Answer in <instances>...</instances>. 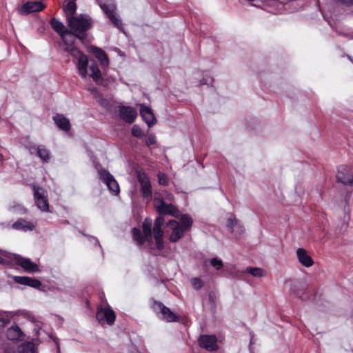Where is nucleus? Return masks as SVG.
Wrapping results in <instances>:
<instances>
[{
    "label": "nucleus",
    "mask_w": 353,
    "mask_h": 353,
    "mask_svg": "<svg viewBox=\"0 0 353 353\" xmlns=\"http://www.w3.org/2000/svg\"><path fill=\"white\" fill-rule=\"evenodd\" d=\"M163 225L164 218L163 216H158L153 224L150 218H146L142 223L143 234L139 229L136 228L132 229L133 239L139 245H143L145 241L150 242L153 234L157 249L162 250L164 248L163 230H162Z\"/></svg>",
    "instance_id": "1"
},
{
    "label": "nucleus",
    "mask_w": 353,
    "mask_h": 353,
    "mask_svg": "<svg viewBox=\"0 0 353 353\" xmlns=\"http://www.w3.org/2000/svg\"><path fill=\"white\" fill-rule=\"evenodd\" d=\"M0 253L3 256V264H15L20 265L26 272L33 273L40 272L38 265L32 262L30 259L23 258L20 255L8 252L6 250H0Z\"/></svg>",
    "instance_id": "2"
},
{
    "label": "nucleus",
    "mask_w": 353,
    "mask_h": 353,
    "mask_svg": "<svg viewBox=\"0 0 353 353\" xmlns=\"http://www.w3.org/2000/svg\"><path fill=\"white\" fill-rule=\"evenodd\" d=\"M68 22V26L70 30L74 32L75 36L83 40L85 37V32L92 26V20L87 14H79L73 18H70Z\"/></svg>",
    "instance_id": "3"
},
{
    "label": "nucleus",
    "mask_w": 353,
    "mask_h": 353,
    "mask_svg": "<svg viewBox=\"0 0 353 353\" xmlns=\"http://www.w3.org/2000/svg\"><path fill=\"white\" fill-rule=\"evenodd\" d=\"M68 52L72 57L77 59V68L79 74L82 79H86L88 76V58L78 48H67Z\"/></svg>",
    "instance_id": "4"
},
{
    "label": "nucleus",
    "mask_w": 353,
    "mask_h": 353,
    "mask_svg": "<svg viewBox=\"0 0 353 353\" xmlns=\"http://www.w3.org/2000/svg\"><path fill=\"white\" fill-rule=\"evenodd\" d=\"M154 201V208L160 216L165 214H170L174 217L179 216V211L177 208L171 203H165L160 194H155Z\"/></svg>",
    "instance_id": "5"
},
{
    "label": "nucleus",
    "mask_w": 353,
    "mask_h": 353,
    "mask_svg": "<svg viewBox=\"0 0 353 353\" xmlns=\"http://www.w3.org/2000/svg\"><path fill=\"white\" fill-rule=\"evenodd\" d=\"M96 319L101 325L107 323L109 325H112L115 321L116 314L110 307H106L97 311Z\"/></svg>",
    "instance_id": "6"
},
{
    "label": "nucleus",
    "mask_w": 353,
    "mask_h": 353,
    "mask_svg": "<svg viewBox=\"0 0 353 353\" xmlns=\"http://www.w3.org/2000/svg\"><path fill=\"white\" fill-rule=\"evenodd\" d=\"M34 197L37 207L43 212L48 211L49 203L46 192L42 188L34 187Z\"/></svg>",
    "instance_id": "7"
},
{
    "label": "nucleus",
    "mask_w": 353,
    "mask_h": 353,
    "mask_svg": "<svg viewBox=\"0 0 353 353\" xmlns=\"http://www.w3.org/2000/svg\"><path fill=\"white\" fill-rule=\"evenodd\" d=\"M100 178L106 184L108 189L115 194L119 192V186L114 177L106 170L99 169L98 170Z\"/></svg>",
    "instance_id": "8"
},
{
    "label": "nucleus",
    "mask_w": 353,
    "mask_h": 353,
    "mask_svg": "<svg viewBox=\"0 0 353 353\" xmlns=\"http://www.w3.org/2000/svg\"><path fill=\"white\" fill-rule=\"evenodd\" d=\"M119 116L125 122L132 123L137 117V112L133 107L121 105L119 107Z\"/></svg>",
    "instance_id": "9"
},
{
    "label": "nucleus",
    "mask_w": 353,
    "mask_h": 353,
    "mask_svg": "<svg viewBox=\"0 0 353 353\" xmlns=\"http://www.w3.org/2000/svg\"><path fill=\"white\" fill-rule=\"evenodd\" d=\"M336 179L345 185H353V171L346 166H341L339 169Z\"/></svg>",
    "instance_id": "10"
},
{
    "label": "nucleus",
    "mask_w": 353,
    "mask_h": 353,
    "mask_svg": "<svg viewBox=\"0 0 353 353\" xmlns=\"http://www.w3.org/2000/svg\"><path fill=\"white\" fill-rule=\"evenodd\" d=\"M100 8L106 14L109 19L112 21V23L118 28L121 29L122 23L121 21L114 15V10L116 9V6L113 3L112 4H106V3H100Z\"/></svg>",
    "instance_id": "11"
},
{
    "label": "nucleus",
    "mask_w": 353,
    "mask_h": 353,
    "mask_svg": "<svg viewBox=\"0 0 353 353\" xmlns=\"http://www.w3.org/2000/svg\"><path fill=\"white\" fill-rule=\"evenodd\" d=\"M167 225L172 230V232L169 238L171 242L175 243L183 236L185 231L181 228L180 223L178 221L171 220L167 223Z\"/></svg>",
    "instance_id": "12"
},
{
    "label": "nucleus",
    "mask_w": 353,
    "mask_h": 353,
    "mask_svg": "<svg viewBox=\"0 0 353 353\" xmlns=\"http://www.w3.org/2000/svg\"><path fill=\"white\" fill-rule=\"evenodd\" d=\"M137 179L141 185V192L143 197L150 198L152 196V186L149 179L146 174L143 172L137 173Z\"/></svg>",
    "instance_id": "13"
},
{
    "label": "nucleus",
    "mask_w": 353,
    "mask_h": 353,
    "mask_svg": "<svg viewBox=\"0 0 353 353\" xmlns=\"http://www.w3.org/2000/svg\"><path fill=\"white\" fill-rule=\"evenodd\" d=\"M45 8L41 1H30L23 4L19 8V12L21 14H28L30 12H39Z\"/></svg>",
    "instance_id": "14"
},
{
    "label": "nucleus",
    "mask_w": 353,
    "mask_h": 353,
    "mask_svg": "<svg viewBox=\"0 0 353 353\" xmlns=\"http://www.w3.org/2000/svg\"><path fill=\"white\" fill-rule=\"evenodd\" d=\"M199 345L207 350L212 351L217 348L216 338L214 335H202L199 339Z\"/></svg>",
    "instance_id": "15"
},
{
    "label": "nucleus",
    "mask_w": 353,
    "mask_h": 353,
    "mask_svg": "<svg viewBox=\"0 0 353 353\" xmlns=\"http://www.w3.org/2000/svg\"><path fill=\"white\" fill-rule=\"evenodd\" d=\"M140 114L143 121L149 127L153 126L157 123V119L152 110L149 107L145 106L143 104L140 105Z\"/></svg>",
    "instance_id": "16"
},
{
    "label": "nucleus",
    "mask_w": 353,
    "mask_h": 353,
    "mask_svg": "<svg viewBox=\"0 0 353 353\" xmlns=\"http://www.w3.org/2000/svg\"><path fill=\"white\" fill-rule=\"evenodd\" d=\"M90 52L94 54L97 59L102 67H108L109 65V59L105 52L100 48L96 46H91Z\"/></svg>",
    "instance_id": "17"
},
{
    "label": "nucleus",
    "mask_w": 353,
    "mask_h": 353,
    "mask_svg": "<svg viewBox=\"0 0 353 353\" xmlns=\"http://www.w3.org/2000/svg\"><path fill=\"white\" fill-rule=\"evenodd\" d=\"M296 256L299 263L306 268H310L314 264L313 259L303 248L296 250Z\"/></svg>",
    "instance_id": "18"
},
{
    "label": "nucleus",
    "mask_w": 353,
    "mask_h": 353,
    "mask_svg": "<svg viewBox=\"0 0 353 353\" xmlns=\"http://www.w3.org/2000/svg\"><path fill=\"white\" fill-rule=\"evenodd\" d=\"M14 281L17 283L30 286L34 288H39L41 285V282L39 280L28 276H16L14 277Z\"/></svg>",
    "instance_id": "19"
},
{
    "label": "nucleus",
    "mask_w": 353,
    "mask_h": 353,
    "mask_svg": "<svg viewBox=\"0 0 353 353\" xmlns=\"http://www.w3.org/2000/svg\"><path fill=\"white\" fill-rule=\"evenodd\" d=\"M156 306L160 310L162 318L168 322H174L177 321L176 315L173 313L168 307L161 303H157Z\"/></svg>",
    "instance_id": "20"
},
{
    "label": "nucleus",
    "mask_w": 353,
    "mask_h": 353,
    "mask_svg": "<svg viewBox=\"0 0 353 353\" xmlns=\"http://www.w3.org/2000/svg\"><path fill=\"white\" fill-rule=\"evenodd\" d=\"M53 120L56 125L61 130L68 132L70 130V123L68 119L63 114H57L53 117Z\"/></svg>",
    "instance_id": "21"
},
{
    "label": "nucleus",
    "mask_w": 353,
    "mask_h": 353,
    "mask_svg": "<svg viewBox=\"0 0 353 353\" xmlns=\"http://www.w3.org/2000/svg\"><path fill=\"white\" fill-rule=\"evenodd\" d=\"M12 227L14 230H23L25 232L32 231L34 229V225L32 223L23 219H18L12 224Z\"/></svg>",
    "instance_id": "22"
},
{
    "label": "nucleus",
    "mask_w": 353,
    "mask_h": 353,
    "mask_svg": "<svg viewBox=\"0 0 353 353\" xmlns=\"http://www.w3.org/2000/svg\"><path fill=\"white\" fill-rule=\"evenodd\" d=\"M7 338L10 341L23 340V334L19 326H12L6 332Z\"/></svg>",
    "instance_id": "23"
},
{
    "label": "nucleus",
    "mask_w": 353,
    "mask_h": 353,
    "mask_svg": "<svg viewBox=\"0 0 353 353\" xmlns=\"http://www.w3.org/2000/svg\"><path fill=\"white\" fill-rule=\"evenodd\" d=\"M77 10V4L73 1L65 0L63 4V11L66 16L67 21L73 18Z\"/></svg>",
    "instance_id": "24"
},
{
    "label": "nucleus",
    "mask_w": 353,
    "mask_h": 353,
    "mask_svg": "<svg viewBox=\"0 0 353 353\" xmlns=\"http://www.w3.org/2000/svg\"><path fill=\"white\" fill-rule=\"evenodd\" d=\"M75 34L72 30L69 32H65L61 36L62 41L65 45L64 51L67 52V48H77L74 46Z\"/></svg>",
    "instance_id": "25"
},
{
    "label": "nucleus",
    "mask_w": 353,
    "mask_h": 353,
    "mask_svg": "<svg viewBox=\"0 0 353 353\" xmlns=\"http://www.w3.org/2000/svg\"><path fill=\"white\" fill-rule=\"evenodd\" d=\"M90 76L97 83H101L103 81L101 72L96 63H92L90 68Z\"/></svg>",
    "instance_id": "26"
},
{
    "label": "nucleus",
    "mask_w": 353,
    "mask_h": 353,
    "mask_svg": "<svg viewBox=\"0 0 353 353\" xmlns=\"http://www.w3.org/2000/svg\"><path fill=\"white\" fill-rule=\"evenodd\" d=\"M50 25L52 29L60 36L65 32H69V30L65 28L64 24L55 18H53L50 20Z\"/></svg>",
    "instance_id": "27"
},
{
    "label": "nucleus",
    "mask_w": 353,
    "mask_h": 353,
    "mask_svg": "<svg viewBox=\"0 0 353 353\" xmlns=\"http://www.w3.org/2000/svg\"><path fill=\"white\" fill-rule=\"evenodd\" d=\"M180 225L185 232L189 230L192 225V219L188 214H183L180 219Z\"/></svg>",
    "instance_id": "28"
},
{
    "label": "nucleus",
    "mask_w": 353,
    "mask_h": 353,
    "mask_svg": "<svg viewBox=\"0 0 353 353\" xmlns=\"http://www.w3.org/2000/svg\"><path fill=\"white\" fill-rule=\"evenodd\" d=\"M245 272L250 274L254 277L260 278L265 276V270L261 268L248 267L245 270Z\"/></svg>",
    "instance_id": "29"
},
{
    "label": "nucleus",
    "mask_w": 353,
    "mask_h": 353,
    "mask_svg": "<svg viewBox=\"0 0 353 353\" xmlns=\"http://www.w3.org/2000/svg\"><path fill=\"white\" fill-rule=\"evenodd\" d=\"M0 316V327H4L10 323V319L13 316L12 312H1Z\"/></svg>",
    "instance_id": "30"
},
{
    "label": "nucleus",
    "mask_w": 353,
    "mask_h": 353,
    "mask_svg": "<svg viewBox=\"0 0 353 353\" xmlns=\"http://www.w3.org/2000/svg\"><path fill=\"white\" fill-rule=\"evenodd\" d=\"M37 154L43 161H48L50 159V151L42 145L38 147Z\"/></svg>",
    "instance_id": "31"
},
{
    "label": "nucleus",
    "mask_w": 353,
    "mask_h": 353,
    "mask_svg": "<svg viewBox=\"0 0 353 353\" xmlns=\"http://www.w3.org/2000/svg\"><path fill=\"white\" fill-rule=\"evenodd\" d=\"M210 263V265L217 270H220L223 266V261L216 257L211 259Z\"/></svg>",
    "instance_id": "32"
},
{
    "label": "nucleus",
    "mask_w": 353,
    "mask_h": 353,
    "mask_svg": "<svg viewBox=\"0 0 353 353\" xmlns=\"http://www.w3.org/2000/svg\"><path fill=\"white\" fill-rule=\"evenodd\" d=\"M157 177L160 185H168L169 184V179L165 174L160 172L158 173Z\"/></svg>",
    "instance_id": "33"
},
{
    "label": "nucleus",
    "mask_w": 353,
    "mask_h": 353,
    "mask_svg": "<svg viewBox=\"0 0 353 353\" xmlns=\"http://www.w3.org/2000/svg\"><path fill=\"white\" fill-rule=\"evenodd\" d=\"M132 134L135 137L141 138L143 136V132L139 125H134L132 128Z\"/></svg>",
    "instance_id": "34"
},
{
    "label": "nucleus",
    "mask_w": 353,
    "mask_h": 353,
    "mask_svg": "<svg viewBox=\"0 0 353 353\" xmlns=\"http://www.w3.org/2000/svg\"><path fill=\"white\" fill-rule=\"evenodd\" d=\"M19 352V353H34V350L31 344H26L21 345Z\"/></svg>",
    "instance_id": "35"
},
{
    "label": "nucleus",
    "mask_w": 353,
    "mask_h": 353,
    "mask_svg": "<svg viewBox=\"0 0 353 353\" xmlns=\"http://www.w3.org/2000/svg\"><path fill=\"white\" fill-rule=\"evenodd\" d=\"M238 221L235 218L230 217L228 219L227 226L231 229L232 232L235 231V227L238 225Z\"/></svg>",
    "instance_id": "36"
},
{
    "label": "nucleus",
    "mask_w": 353,
    "mask_h": 353,
    "mask_svg": "<svg viewBox=\"0 0 353 353\" xmlns=\"http://www.w3.org/2000/svg\"><path fill=\"white\" fill-rule=\"evenodd\" d=\"M191 283L195 290H199L203 287V281L199 278H193L191 280Z\"/></svg>",
    "instance_id": "37"
},
{
    "label": "nucleus",
    "mask_w": 353,
    "mask_h": 353,
    "mask_svg": "<svg viewBox=\"0 0 353 353\" xmlns=\"http://www.w3.org/2000/svg\"><path fill=\"white\" fill-rule=\"evenodd\" d=\"M157 142L156 137L154 134H150L148 135L147 139L145 140V144L148 146L155 144Z\"/></svg>",
    "instance_id": "38"
},
{
    "label": "nucleus",
    "mask_w": 353,
    "mask_h": 353,
    "mask_svg": "<svg viewBox=\"0 0 353 353\" xmlns=\"http://www.w3.org/2000/svg\"><path fill=\"white\" fill-rule=\"evenodd\" d=\"M338 3H340L345 6L350 7L353 6V0H336Z\"/></svg>",
    "instance_id": "39"
},
{
    "label": "nucleus",
    "mask_w": 353,
    "mask_h": 353,
    "mask_svg": "<svg viewBox=\"0 0 353 353\" xmlns=\"http://www.w3.org/2000/svg\"><path fill=\"white\" fill-rule=\"evenodd\" d=\"M244 228L239 223H238V225H236V226L235 227V231L236 232L239 233V234H242L244 232Z\"/></svg>",
    "instance_id": "40"
},
{
    "label": "nucleus",
    "mask_w": 353,
    "mask_h": 353,
    "mask_svg": "<svg viewBox=\"0 0 353 353\" xmlns=\"http://www.w3.org/2000/svg\"><path fill=\"white\" fill-rule=\"evenodd\" d=\"M18 207L19 208L20 211L21 212V213H25L26 212V210L24 208L21 207L20 205H19Z\"/></svg>",
    "instance_id": "41"
},
{
    "label": "nucleus",
    "mask_w": 353,
    "mask_h": 353,
    "mask_svg": "<svg viewBox=\"0 0 353 353\" xmlns=\"http://www.w3.org/2000/svg\"><path fill=\"white\" fill-rule=\"evenodd\" d=\"M3 256H2L1 254L0 253V264H3Z\"/></svg>",
    "instance_id": "42"
}]
</instances>
